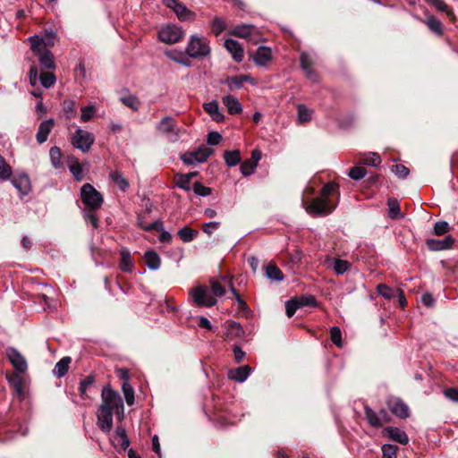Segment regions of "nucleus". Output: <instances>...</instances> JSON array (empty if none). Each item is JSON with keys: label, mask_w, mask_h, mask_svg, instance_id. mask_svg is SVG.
I'll return each instance as SVG.
<instances>
[{"label": "nucleus", "mask_w": 458, "mask_h": 458, "mask_svg": "<svg viewBox=\"0 0 458 458\" xmlns=\"http://www.w3.org/2000/svg\"><path fill=\"white\" fill-rule=\"evenodd\" d=\"M210 52L209 40L207 38L196 34L189 38L185 47V54L188 57L194 59L203 58L208 56Z\"/></svg>", "instance_id": "nucleus-1"}, {"label": "nucleus", "mask_w": 458, "mask_h": 458, "mask_svg": "<svg viewBox=\"0 0 458 458\" xmlns=\"http://www.w3.org/2000/svg\"><path fill=\"white\" fill-rule=\"evenodd\" d=\"M101 405L99 408L108 410L109 411H115L118 415H123V403L120 394L111 389L109 386H105L101 393Z\"/></svg>", "instance_id": "nucleus-2"}, {"label": "nucleus", "mask_w": 458, "mask_h": 458, "mask_svg": "<svg viewBox=\"0 0 458 458\" xmlns=\"http://www.w3.org/2000/svg\"><path fill=\"white\" fill-rule=\"evenodd\" d=\"M81 199L88 209L97 210L103 203L102 195L90 184L85 183L81 189Z\"/></svg>", "instance_id": "nucleus-3"}, {"label": "nucleus", "mask_w": 458, "mask_h": 458, "mask_svg": "<svg viewBox=\"0 0 458 458\" xmlns=\"http://www.w3.org/2000/svg\"><path fill=\"white\" fill-rule=\"evenodd\" d=\"M302 205L306 211L313 216L327 215L335 208V205L331 204L330 199H325L321 197L313 199L310 203L302 200Z\"/></svg>", "instance_id": "nucleus-4"}, {"label": "nucleus", "mask_w": 458, "mask_h": 458, "mask_svg": "<svg viewBox=\"0 0 458 458\" xmlns=\"http://www.w3.org/2000/svg\"><path fill=\"white\" fill-rule=\"evenodd\" d=\"M94 135L91 132L84 131L81 128H78L71 138L72 145L83 153L89 151L91 146L94 144Z\"/></svg>", "instance_id": "nucleus-5"}, {"label": "nucleus", "mask_w": 458, "mask_h": 458, "mask_svg": "<svg viewBox=\"0 0 458 458\" xmlns=\"http://www.w3.org/2000/svg\"><path fill=\"white\" fill-rule=\"evenodd\" d=\"M184 30L174 24H167L158 30V39L165 44H175L182 39Z\"/></svg>", "instance_id": "nucleus-6"}, {"label": "nucleus", "mask_w": 458, "mask_h": 458, "mask_svg": "<svg viewBox=\"0 0 458 458\" xmlns=\"http://www.w3.org/2000/svg\"><path fill=\"white\" fill-rule=\"evenodd\" d=\"M157 130L164 134L169 141L174 142L179 139L180 128L171 116L164 117L157 124Z\"/></svg>", "instance_id": "nucleus-7"}, {"label": "nucleus", "mask_w": 458, "mask_h": 458, "mask_svg": "<svg viewBox=\"0 0 458 458\" xmlns=\"http://www.w3.org/2000/svg\"><path fill=\"white\" fill-rule=\"evenodd\" d=\"M212 153V148L201 146L196 150L185 152L181 156V159L185 165H192L197 163L206 162Z\"/></svg>", "instance_id": "nucleus-8"}, {"label": "nucleus", "mask_w": 458, "mask_h": 458, "mask_svg": "<svg viewBox=\"0 0 458 458\" xmlns=\"http://www.w3.org/2000/svg\"><path fill=\"white\" fill-rule=\"evenodd\" d=\"M190 293L197 306L212 307L216 303V298L204 286L194 287Z\"/></svg>", "instance_id": "nucleus-9"}, {"label": "nucleus", "mask_w": 458, "mask_h": 458, "mask_svg": "<svg viewBox=\"0 0 458 458\" xmlns=\"http://www.w3.org/2000/svg\"><path fill=\"white\" fill-rule=\"evenodd\" d=\"M163 4L165 7L172 9L180 21H186L195 20L196 14L179 0H163Z\"/></svg>", "instance_id": "nucleus-10"}, {"label": "nucleus", "mask_w": 458, "mask_h": 458, "mask_svg": "<svg viewBox=\"0 0 458 458\" xmlns=\"http://www.w3.org/2000/svg\"><path fill=\"white\" fill-rule=\"evenodd\" d=\"M6 356L16 372L24 373L27 371V360L17 349L14 347H8L6 349Z\"/></svg>", "instance_id": "nucleus-11"}, {"label": "nucleus", "mask_w": 458, "mask_h": 458, "mask_svg": "<svg viewBox=\"0 0 458 458\" xmlns=\"http://www.w3.org/2000/svg\"><path fill=\"white\" fill-rule=\"evenodd\" d=\"M258 33V29L251 24L237 25L230 31L233 36L249 40H254Z\"/></svg>", "instance_id": "nucleus-12"}, {"label": "nucleus", "mask_w": 458, "mask_h": 458, "mask_svg": "<svg viewBox=\"0 0 458 458\" xmlns=\"http://www.w3.org/2000/svg\"><path fill=\"white\" fill-rule=\"evenodd\" d=\"M261 158V152L259 149H254L251 152V157L245 161H243L241 165V173L244 176H249L252 174Z\"/></svg>", "instance_id": "nucleus-13"}, {"label": "nucleus", "mask_w": 458, "mask_h": 458, "mask_svg": "<svg viewBox=\"0 0 458 458\" xmlns=\"http://www.w3.org/2000/svg\"><path fill=\"white\" fill-rule=\"evenodd\" d=\"M387 405L392 413L399 418L405 419L410 415L408 405L399 398L389 399Z\"/></svg>", "instance_id": "nucleus-14"}, {"label": "nucleus", "mask_w": 458, "mask_h": 458, "mask_svg": "<svg viewBox=\"0 0 458 458\" xmlns=\"http://www.w3.org/2000/svg\"><path fill=\"white\" fill-rule=\"evenodd\" d=\"M113 413L105 408H99L98 412V426L105 433H109L113 427Z\"/></svg>", "instance_id": "nucleus-15"}, {"label": "nucleus", "mask_w": 458, "mask_h": 458, "mask_svg": "<svg viewBox=\"0 0 458 458\" xmlns=\"http://www.w3.org/2000/svg\"><path fill=\"white\" fill-rule=\"evenodd\" d=\"M226 50L232 55L233 59L236 63H241L244 57V50L242 45L232 38H227L224 44Z\"/></svg>", "instance_id": "nucleus-16"}, {"label": "nucleus", "mask_w": 458, "mask_h": 458, "mask_svg": "<svg viewBox=\"0 0 458 458\" xmlns=\"http://www.w3.org/2000/svg\"><path fill=\"white\" fill-rule=\"evenodd\" d=\"M426 243L428 248L431 250H444L453 247L454 238L452 235H447L444 240L428 239Z\"/></svg>", "instance_id": "nucleus-17"}, {"label": "nucleus", "mask_w": 458, "mask_h": 458, "mask_svg": "<svg viewBox=\"0 0 458 458\" xmlns=\"http://www.w3.org/2000/svg\"><path fill=\"white\" fill-rule=\"evenodd\" d=\"M272 59V51L267 47H259L255 54L252 55L253 62L258 66H265Z\"/></svg>", "instance_id": "nucleus-18"}, {"label": "nucleus", "mask_w": 458, "mask_h": 458, "mask_svg": "<svg viewBox=\"0 0 458 458\" xmlns=\"http://www.w3.org/2000/svg\"><path fill=\"white\" fill-rule=\"evenodd\" d=\"M244 331L239 323L233 320L225 322V340L232 341L234 338L242 337Z\"/></svg>", "instance_id": "nucleus-19"}, {"label": "nucleus", "mask_w": 458, "mask_h": 458, "mask_svg": "<svg viewBox=\"0 0 458 458\" xmlns=\"http://www.w3.org/2000/svg\"><path fill=\"white\" fill-rule=\"evenodd\" d=\"M54 120L52 118L45 120L40 123L36 139L38 143L42 144L47 141L49 133L51 132L54 127Z\"/></svg>", "instance_id": "nucleus-20"}, {"label": "nucleus", "mask_w": 458, "mask_h": 458, "mask_svg": "<svg viewBox=\"0 0 458 458\" xmlns=\"http://www.w3.org/2000/svg\"><path fill=\"white\" fill-rule=\"evenodd\" d=\"M251 369L249 365L238 367L228 371V377L239 383L244 382L250 376Z\"/></svg>", "instance_id": "nucleus-21"}, {"label": "nucleus", "mask_w": 458, "mask_h": 458, "mask_svg": "<svg viewBox=\"0 0 458 458\" xmlns=\"http://www.w3.org/2000/svg\"><path fill=\"white\" fill-rule=\"evenodd\" d=\"M301 67L305 72L306 76L312 81H318L317 73L311 69L313 61L307 53H302L300 58Z\"/></svg>", "instance_id": "nucleus-22"}, {"label": "nucleus", "mask_w": 458, "mask_h": 458, "mask_svg": "<svg viewBox=\"0 0 458 458\" xmlns=\"http://www.w3.org/2000/svg\"><path fill=\"white\" fill-rule=\"evenodd\" d=\"M30 43V49L36 56L50 51L47 49V42L40 37L34 35L28 38Z\"/></svg>", "instance_id": "nucleus-23"}, {"label": "nucleus", "mask_w": 458, "mask_h": 458, "mask_svg": "<svg viewBox=\"0 0 458 458\" xmlns=\"http://www.w3.org/2000/svg\"><path fill=\"white\" fill-rule=\"evenodd\" d=\"M203 109L211 116L212 120L220 123L224 120L225 116L219 110V106L216 101H210L203 104Z\"/></svg>", "instance_id": "nucleus-24"}, {"label": "nucleus", "mask_w": 458, "mask_h": 458, "mask_svg": "<svg viewBox=\"0 0 458 458\" xmlns=\"http://www.w3.org/2000/svg\"><path fill=\"white\" fill-rule=\"evenodd\" d=\"M223 104L226 106L230 114H237L242 113V106L238 98L234 96L228 95L222 98Z\"/></svg>", "instance_id": "nucleus-25"}, {"label": "nucleus", "mask_w": 458, "mask_h": 458, "mask_svg": "<svg viewBox=\"0 0 458 458\" xmlns=\"http://www.w3.org/2000/svg\"><path fill=\"white\" fill-rule=\"evenodd\" d=\"M12 183L22 194H27L30 190V178L26 174L13 179Z\"/></svg>", "instance_id": "nucleus-26"}, {"label": "nucleus", "mask_w": 458, "mask_h": 458, "mask_svg": "<svg viewBox=\"0 0 458 458\" xmlns=\"http://www.w3.org/2000/svg\"><path fill=\"white\" fill-rule=\"evenodd\" d=\"M386 430L388 434V437L393 441H395L402 445H406L409 442L407 434L404 431L401 430L400 428L390 427V428H387Z\"/></svg>", "instance_id": "nucleus-27"}, {"label": "nucleus", "mask_w": 458, "mask_h": 458, "mask_svg": "<svg viewBox=\"0 0 458 458\" xmlns=\"http://www.w3.org/2000/svg\"><path fill=\"white\" fill-rule=\"evenodd\" d=\"M243 82L253 83V79L249 75L233 76L226 79V83L228 84L230 90L234 89H241Z\"/></svg>", "instance_id": "nucleus-28"}, {"label": "nucleus", "mask_w": 458, "mask_h": 458, "mask_svg": "<svg viewBox=\"0 0 458 458\" xmlns=\"http://www.w3.org/2000/svg\"><path fill=\"white\" fill-rule=\"evenodd\" d=\"M165 55L171 59L172 61L180 64L182 65L189 67L191 65V62L187 55L182 51L177 50H169L165 51Z\"/></svg>", "instance_id": "nucleus-29"}, {"label": "nucleus", "mask_w": 458, "mask_h": 458, "mask_svg": "<svg viewBox=\"0 0 458 458\" xmlns=\"http://www.w3.org/2000/svg\"><path fill=\"white\" fill-rule=\"evenodd\" d=\"M145 263L151 270H157L160 267L161 259L158 254L154 250H147L144 254Z\"/></svg>", "instance_id": "nucleus-30"}, {"label": "nucleus", "mask_w": 458, "mask_h": 458, "mask_svg": "<svg viewBox=\"0 0 458 458\" xmlns=\"http://www.w3.org/2000/svg\"><path fill=\"white\" fill-rule=\"evenodd\" d=\"M68 167L74 179L78 182L81 181L84 177L82 165L75 157L69 160Z\"/></svg>", "instance_id": "nucleus-31"}, {"label": "nucleus", "mask_w": 458, "mask_h": 458, "mask_svg": "<svg viewBox=\"0 0 458 458\" xmlns=\"http://www.w3.org/2000/svg\"><path fill=\"white\" fill-rule=\"evenodd\" d=\"M38 60L42 69L54 70L55 69V62L54 55L51 51L45 52L44 54L38 55Z\"/></svg>", "instance_id": "nucleus-32"}, {"label": "nucleus", "mask_w": 458, "mask_h": 458, "mask_svg": "<svg viewBox=\"0 0 458 458\" xmlns=\"http://www.w3.org/2000/svg\"><path fill=\"white\" fill-rule=\"evenodd\" d=\"M71 358L66 356V357H64L62 358L55 366L54 369H53V373L54 375L56 377H64L68 369H69V365L71 363Z\"/></svg>", "instance_id": "nucleus-33"}, {"label": "nucleus", "mask_w": 458, "mask_h": 458, "mask_svg": "<svg viewBox=\"0 0 458 458\" xmlns=\"http://www.w3.org/2000/svg\"><path fill=\"white\" fill-rule=\"evenodd\" d=\"M63 113L67 120L74 118L77 114L76 103L74 100L67 98L62 103Z\"/></svg>", "instance_id": "nucleus-34"}, {"label": "nucleus", "mask_w": 458, "mask_h": 458, "mask_svg": "<svg viewBox=\"0 0 458 458\" xmlns=\"http://www.w3.org/2000/svg\"><path fill=\"white\" fill-rule=\"evenodd\" d=\"M364 411H365V419L367 420L368 423L371 427H373V428L382 427L381 418L369 406L366 405L364 407Z\"/></svg>", "instance_id": "nucleus-35"}, {"label": "nucleus", "mask_w": 458, "mask_h": 458, "mask_svg": "<svg viewBox=\"0 0 458 458\" xmlns=\"http://www.w3.org/2000/svg\"><path fill=\"white\" fill-rule=\"evenodd\" d=\"M360 163L366 165L377 166L381 163V158L377 153L369 152V153L362 154L360 156Z\"/></svg>", "instance_id": "nucleus-36"}, {"label": "nucleus", "mask_w": 458, "mask_h": 458, "mask_svg": "<svg viewBox=\"0 0 458 458\" xmlns=\"http://www.w3.org/2000/svg\"><path fill=\"white\" fill-rule=\"evenodd\" d=\"M133 262L131 260V253L128 250H121V262L120 269L123 272H131Z\"/></svg>", "instance_id": "nucleus-37"}, {"label": "nucleus", "mask_w": 458, "mask_h": 458, "mask_svg": "<svg viewBox=\"0 0 458 458\" xmlns=\"http://www.w3.org/2000/svg\"><path fill=\"white\" fill-rule=\"evenodd\" d=\"M109 177L114 182H115L121 191H125L128 189L129 182L120 171H112L109 174Z\"/></svg>", "instance_id": "nucleus-38"}, {"label": "nucleus", "mask_w": 458, "mask_h": 458, "mask_svg": "<svg viewBox=\"0 0 458 458\" xmlns=\"http://www.w3.org/2000/svg\"><path fill=\"white\" fill-rule=\"evenodd\" d=\"M266 276L270 280L278 282L283 281L284 277L281 269L274 264H269L266 267Z\"/></svg>", "instance_id": "nucleus-39"}, {"label": "nucleus", "mask_w": 458, "mask_h": 458, "mask_svg": "<svg viewBox=\"0 0 458 458\" xmlns=\"http://www.w3.org/2000/svg\"><path fill=\"white\" fill-rule=\"evenodd\" d=\"M49 157L52 165L55 169L63 168L62 153L60 148L54 146L49 150Z\"/></svg>", "instance_id": "nucleus-40"}, {"label": "nucleus", "mask_w": 458, "mask_h": 458, "mask_svg": "<svg viewBox=\"0 0 458 458\" xmlns=\"http://www.w3.org/2000/svg\"><path fill=\"white\" fill-rule=\"evenodd\" d=\"M224 158L228 166H235L241 162V153L239 150H226L224 153Z\"/></svg>", "instance_id": "nucleus-41"}, {"label": "nucleus", "mask_w": 458, "mask_h": 458, "mask_svg": "<svg viewBox=\"0 0 458 458\" xmlns=\"http://www.w3.org/2000/svg\"><path fill=\"white\" fill-rule=\"evenodd\" d=\"M199 234L197 230L191 229L189 226H184L178 231V235L183 242H190L193 241Z\"/></svg>", "instance_id": "nucleus-42"}, {"label": "nucleus", "mask_w": 458, "mask_h": 458, "mask_svg": "<svg viewBox=\"0 0 458 458\" xmlns=\"http://www.w3.org/2000/svg\"><path fill=\"white\" fill-rule=\"evenodd\" d=\"M38 79L40 84L46 89L52 88L56 82V77L51 72H42L39 74Z\"/></svg>", "instance_id": "nucleus-43"}, {"label": "nucleus", "mask_w": 458, "mask_h": 458, "mask_svg": "<svg viewBox=\"0 0 458 458\" xmlns=\"http://www.w3.org/2000/svg\"><path fill=\"white\" fill-rule=\"evenodd\" d=\"M298 122L301 124L310 122L312 118L313 110L307 108L304 105H298Z\"/></svg>", "instance_id": "nucleus-44"}, {"label": "nucleus", "mask_w": 458, "mask_h": 458, "mask_svg": "<svg viewBox=\"0 0 458 458\" xmlns=\"http://www.w3.org/2000/svg\"><path fill=\"white\" fill-rule=\"evenodd\" d=\"M425 23L428 27V29L437 35L443 34V24L442 22L437 19L435 16H428L425 21Z\"/></svg>", "instance_id": "nucleus-45"}, {"label": "nucleus", "mask_w": 458, "mask_h": 458, "mask_svg": "<svg viewBox=\"0 0 458 458\" xmlns=\"http://www.w3.org/2000/svg\"><path fill=\"white\" fill-rule=\"evenodd\" d=\"M350 267L351 264L347 260L341 259H333V268L337 275L344 274L350 268Z\"/></svg>", "instance_id": "nucleus-46"}, {"label": "nucleus", "mask_w": 458, "mask_h": 458, "mask_svg": "<svg viewBox=\"0 0 458 458\" xmlns=\"http://www.w3.org/2000/svg\"><path fill=\"white\" fill-rule=\"evenodd\" d=\"M388 205V216L391 219H396L402 216L400 206L396 199H389L387 201Z\"/></svg>", "instance_id": "nucleus-47"}, {"label": "nucleus", "mask_w": 458, "mask_h": 458, "mask_svg": "<svg viewBox=\"0 0 458 458\" xmlns=\"http://www.w3.org/2000/svg\"><path fill=\"white\" fill-rule=\"evenodd\" d=\"M226 27L227 25L225 21L218 16H216L211 22L212 31L216 36L220 35Z\"/></svg>", "instance_id": "nucleus-48"}, {"label": "nucleus", "mask_w": 458, "mask_h": 458, "mask_svg": "<svg viewBox=\"0 0 458 458\" xmlns=\"http://www.w3.org/2000/svg\"><path fill=\"white\" fill-rule=\"evenodd\" d=\"M175 185L186 191H191V181L188 179V176L184 175V174H176L174 175Z\"/></svg>", "instance_id": "nucleus-49"}, {"label": "nucleus", "mask_w": 458, "mask_h": 458, "mask_svg": "<svg viewBox=\"0 0 458 458\" xmlns=\"http://www.w3.org/2000/svg\"><path fill=\"white\" fill-rule=\"evenodd\" d=\"M122 390L125 398V402L128 405L134 403V390L132 386L127 382H123L122 385Z\"/></svg>", "instance_id": "nucleus-50"}, {"label": "nucleus", "mask_w": 458, "mask_h": 458, "mask_svg": "<svg viewBox=\"0 0 458 458\" xmlns=\"http://www.w3.org/2000/svg\"><path fill=\"white\" fill-rule=\"evenodd\" d=\"M12 167L6 163L5 159L0 155V180L6 181L12 175Z\"/></svg>", "instance_id": "nucleus-51"}, {"label": "nucleus", "mask_w": 458, "mask_h": 458, "mask_svg": "<svg viewBox=\"0 0 458 458\" xmlns=\"http://www.w3.org/2000/svg\"><path fill=\"white\" fill-rule=\"evenodd\" d=\"M338 191V184L329 182L326 184L321 190V198L330 199L329 197Z\"/></svg>", "instance_id": "nucleus-52"}, {"label": "nucleus", "mask_w": 458, "mask_h": 458, "mask_svg": "<svg viewBox=\"0 0 458 458\" xmlns=\"http://www.w3.org/2000/svg\"><path fill=\"white\" fill-rule=\"evenodd\" d=\"M95 382V377L93 375L87 376L83 380L81 381L79 391L81 396L83 398L89 386Z\"/></svg>", "instance_id": "nucleus-53"}, {"label": "nucleus", "mask_w": 458, "mask_h": 458, "mask_svg": "<svg viewBox=\"0 0 458 458\" xmlns=\"http://www.w3.org/2000/svg\"><path fill=\"white\" fill-rule=\"evenodd\" d=\"M81 121L82 123H87L93 117L96 109L94 106H85L81 108Z\"/></svg>", "instance_id": "nucleus-54"}, {"label": "nucleus", "mask_w": 458, "mask_h": 458, "mask_svg": "<svg viewBox=\"0 0 458 458\" xmlns=\"http://www.w3.org/2000/svg\"><path fill=\"white\" fill-rule=\"evenodd\" d=\"M330 338L331 341L337 346L342 347V332L338 327H332L330 328Z\"/></svg>", "instance_id": "nucleus-55"}, {"label": "nucleus", "mask_w": 458, "mask_h": 458, "mask_svg": "<svg viewBox=\"0 0 458 458\" xmlns=\"http://www.w3.org/2000/svg\"><path fill=\"white\" fill-rule=\"evenodd\" d=\"M367 171L362 166H353L350 169L348 175L352 180H360L365 177Z\"/></svg>", "instance_id": "nucleus-56"}, {"label": "nucleus", "mask_w": 458, "mask_h": 458, "mask_svg": "<svg viewBox=\"0 0 458 458\" xmlns=\"http://www.w3.org/2000/svg\"><path fill=\"white\" fill-rule=\"evenodd\" d=\"M298 304L300 308L310 306L315 307L317 306V301L316 298L312 295H305L296 298Z\"/></svg>", "instance_id": "nucleus-57"}, {"label": "nucleus", "mask_w": 458, "mask_h": 458, "mask_svg": "<svg viewBox=\"0 0 458 458\" xmlns=\"http://www.w3.org/2000/svg\"><path fill=\"white\" fill-rule=\"evenodd\" d=\"M192 190H193L194 193L198 196L205 197V196H208L209 194H211V189L208 187H206L199 182H196L193 183Z\"/></svg>", "instance_id": "nucleus-58"}, {"label": "nucleus", "mask_w": 458, "mask_h": 458, "mask_svg": "<svg viewBox=\"0 0 458 458\" xmlns=\"http://www.w3.org/2000/svg\"><path fill=\"white\" fill-rule=\"evenodd\" d=\"M398 447L394 445L386 444L382 446V458H396Z\"/></svg>", "instance_id": "nucleus-59"}, {"label": "nucleus", "mask_w": 458, "mask_h": 458, "mask_svg": "<svg viewBox=\"0 0 458 458\" xmlns=\"http://www.w3.org/2000/svg\"><path fill=\"white\" fill-rule=\"evenodd\" d=\"M210 288L214 296L221 297L225 293V288L217 280L210 281Z\"/></svg>", "instance_id": "nucleus-60"}, {"label": "nucleus", "mask_w": 458, "mask_h": 458, "mask_svg": "<svg viewBox=\"0 0 458 458\" xmlns=\"http://www.w3.org/2000/svg\"><path fill=\"white\" fill-rule=\"evenodd\" d=\"M121 101L128 107L137 110L139 108V100L132 95H127L121 98Z\"/></svg>", "instance_id": "nucleus-61"}, {"label": "nucleus", "mask_w": 458, "mask_h": 458, "mask_svg": "<svg viewBox=\"0 0 458 458\" xmlns=\"http://www.w3.org/2000/svg\"><path fill=\"white\" fill-rule=\"evenodd\" d=\"M377 293L379 295H381L382 297H384L385 299H388L389 300V299H391V298H393L394 296L393 289L390 288L389 286H387L385 284H379L377 286Z\"/></svg>", "instance_id": "nucleus-62"}, {"label": "nucleus", "mask_w": 458, "mask_h": 458, "mask_svg": "<svg viewBox=\"0 0 458 458\" xmlns=\"http://www.w3.org/2000/svg\"><path fill=\"white\" fill-rule=\"evenodd\" d=\"M300 308L296 298L291 299L285 303V312L288 318H292L295 311Z\"/></svg>", "instance_id": "nucleus-63"}, {"label": "nucleus", "mask_w": 458, "mask_h": 458, "mask_svg": "<svg viewBox=\"0 0 458 458\" xmlns=\"http://www.w3.org/2000/svg\"><path fill=\"white\" fill-rule=\"evenodd\" d=\"M450 227L447 222L438 221L435 224L434 233L436 235H443L449 231Z\"/></svg>", "instance_id": "nucleus-64"}]
</instances>
